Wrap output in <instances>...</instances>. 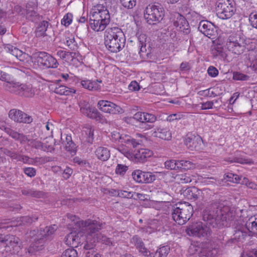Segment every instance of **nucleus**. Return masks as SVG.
Masks as SVG:
<instances>
[{
    "label": "nucleus",
    "instance_id": "7",
    "mask_svg": "<svg viewBox=\"0 0 257 257\" xmlns=\"http://www.w3.org/2000/svg\"><path fill=\"white\" fill-rule=\"evenodd\" d=\"M165 15V11L163 7L157 5H149L145 9L144 17L148 23L155 25L160 22Z\"/></svg>",
    "mask_w": 257,
    "mask_h": 257
},
{
    "label": "nucleus",
    "instance_id": "31",
    "mask_svg": "<svg viewBox=\"0 0 257 257\" xmlns=\"http://www.w3.org/2000/svg\"><path fill=\"white\" fill-rule=\"evenodd\" d=\"M5 49L7 52L10 53L20 61L24 60L25 54L17 48L11 45H7L5 46Z\"/></svg>",
    "mask_w": 257,
    "mask_h": 257
},
{
    "label": "nucleus",
    "instance_id": "36",
    "mask_svg": "<svg viewBox=\"0 0 257 257\" xmlns=\"http://www.w3.org/2000/svg\"><path fill=\"white\" fill-rule=\"evenodd\" d=\"M175 179L179 183L182 184L188 183L195 180L192 175L190 174H177L175 177Z\"/></svg>",
    "mask_w": 257,
    "mask_h": 257
},
{
    "label": "nucleus",
    "instance_id": "10",
    "mask_svg": "<svg viewBox=\"0 0 257 257\" xmlns=\"http://www.w3.org/2000/svg\"><path fill=\"white\" fill-rule=\"evenodd\" d=\"M226 46L228 51L236 55H240L245 49L244 40L236 35H230L227 37Z\"/></svg>",
    "mask_w": 257,
    "mask_h": 257
},
{
    "label": "nucleus",
    "instance_id": "28",
    "mask_svg": "<svg viewBox=\"0 0 257 257\" xmlns=\"http://www.w3.org/2000/svg\"><path fill=\"white\" fill-rule=\"evenodd\" d=\"M101 81H92L90 80H84L81 81V84L83 87L89 90L95 91L100 88L99 83Z\"/></svg>",
    "mask_w": 257,
    "mask_h": 257
},
{
    "label": "nucleus",
    "instance_id": "23",
    "mask_svg": "<svg viewBox=\"0 0 257 257\" xmlns=\"http://www.w3.org/2000/svg\"><path fill=\"white\" fill-rule=\"evenodd\" d=\"M153 154V152L151 150L147 149L142 148L135 150L133 153V156L137 161L144 162L148 158L151 157Z\"/></svg>",
    "mask_w": 257,
    "mask_h": 257
},
{
    "label": "nucleus",
    "instance_id": "2",
    "mask_svg": "<svg viewBox=\"0 0 257 257\" xmlns=\"http://www.w3.org/2000/svg\"><path fill=\"white\" fill-rule=\"evenodd\" d=\"M57 229V226L54 224L46 226L44 229L40 230H33L30 231L29 237L32 239V244L28 249L30 253L35 251L42 249L43 246L47 241L52 239L53 236Z\"/></svg>",
    "mask_w": 257,
    "mask_h": 257
},
{
    "label": "nucleus",
    "instance_id": "12",
    "mask_svg": "<svg viewBox=\"0 0 257 257\" xmlns=\"http://www.w3.org/2000/svg\"><path fill=\"white\" fill-rule=\"evenodd\" d=\"M211 231L210 228L201 221L193 223L186 229L189 235L199 237L207 236L210 234Z\"/></svg>",
    "mask_w": 257,
    "mask_h": 257
},
{
    "label": "nucleus",
    "instance_id": "54",
    "mask_svg": "<svg viewBox=\"0 0 257 257\" xmlns=\"http://www.w3.org/2000/svg\"><path fill=\"white\" fill-rule=\"evenodd\" d=\"M38 5L36 0L29 1L26 6V12H31L37 9Z\"/></svg>",
    "mask_w": 257,
    "mask_h": 257
},
{
    "label": "nucleus",
    "instance_id": "49",
    "mask_svg": "<svg viewBox=\"0 0 257 257\" xmlns=\"http://www.w3.org/2000/svg\"><path fill=\"white\" fill-rule=\"evenodd\" d=\"M66 44L67 46L72 50H75L77 49V44L73 37L66 38Z\"/></svg>",
    "mask_w": 257,
    "mask_h": 257
},
{
    "label": "nucleus",
    "instance_id": "1",
    "mask_svg": "<svg viewBox=\"0 0 257 257\" xmlns=\"http://www.w3.org/2000/svg\"><path fill=\"white\" fill-rule=\"evenodd\" d=\"M235 217L234 212L217 201L214 203L213 208L205 210L203 214V220L213 227L221 228L230 225L229 222L233 221Z\"/></svg>",
    "mask_w": 257,
    "mask_h": 257
},
{
    "label": "nucleus",
    "instance_id": "47",
    "mask_svg": "<svg viewBox=\"0 0 257 257\" xmlns=\"http://www.w3.org/2000/svg\"><path fill=\"white\" fill-rule=\"evenodd\" d=\"M119 3L127 9H132L136 5V0H119Z\"/></svg>",
    "mask_w": 257,
    "mask_h": 257
},
{
    "label": "nucleus",
    "instance_id": "17",
    "mask_svg": "<svg viewBox=\"0 0 257 257\" xmlns=\"http://www.w3.org/2000/svg\"><path fill=\"white\" fill-rule=\"evenodd\" d=\"M132 175L135 181L141 183H151L156 180V176L152 173L140 170H135Z\"/></svg>",
    "mask_w": 257,
    "mask_h": 257
},
{
    "label": "nucleus",
    "instance_id": "33",
    "mask_svg": "<svg viewBox=\"0 0 257 257\" xmlns=\"http://www.w3.org/2000/svg\"><path fill=\"white\" fill-rule=\"evenodd\" d=\"M211 53L214 57L223 59L226 57L225 50L220 44H217L214 46L211 50Z\"/></svg>",
    "mask_w": 257,
    "mask_h": 257
},
{
    "label": "nucleus",
    "instance_id": "18",
    "mask_svg": "<svg viewBox=\"0 0 257 257\" xmlns=\"http://www.w3.org/2000/svg\"><path fill=\"white\" fill-rule=\"evenodd\" d=\"M198 30L205 36L214 39L216 33L215 26L208 21H201L198 26Z\"/></svg>",
    "mask_w": 257,
    "mask_h": 257
},
{
    "label": "nucleus",
    "instance_id": "11",
    "mask_svg": "<svg viewBox=\"0 0 257 257\" xmlns=\"http://www.w3.org/2000/svg\"><path fill=\"white\" fill-rule=\"evenodd\" d=\"M35 58L38 65L44 68H56L59 65L57 60L54 57L45 52L35 53Z\"/></svg>",
    "mask_w": 257,
    "mask_h": 257
},
{
    "label": "nucleus",
    "instance_id": "20",
    "mask_svg": "<svg viewBox=\"0 0 257 257\" xmlns=\"http://www.w3.org/2000/svg\"><path fill=\"white\" fill-rule=\"evenodd\" d=\"M38 219V217L37 216H22L20 218H17L15 220H11L10 221L8 222V225H7V226H1V227L7 228V229H9V231H11L12 227L14 226L25 225L26 224H30L33 222L37 220Z\"/></svg>",
    "mask_w": 257,
    "mask_h": 257
},
{
    "label": "nucleus",
    "instance_id": "5",
    "mask_svg": "<svg viewBox=\"0 0 257 257\" xmlns=\"http://www.w3.org/2000/svg\"><path fill=\"white\" fill-rule=\"evenodd\" d=\"M193 213L192 206L187 202L177 203L172 207L171 210L173 219L179 225L185 224L192 216Z\"/></svg>",
    "mask_w": 257,
    "mask_h": 257
},
{
    "label": "nucleus",
    "instance_id": "64",
    "mask_svg": "<svg viewBox=\"0 0 257 257\" xmlns=\"http://www.w3.org/2000/svg\"><path fill=\"white\" fill-rule=\"evenodd\" d=\"M0 257H19L16 254L14 253L11 249L8 248L4 251H0Z\"/></svg>",
    "mask_w": 257,
    "mask_h": 257
},
{
    "label": "nucleus",
    "instance_id": "53",
    "mask_svg": "<svg viewBox=\"0 0 257 257\" xmlns=\"http://www.w3.org/2000/svg\"><path fill=\"white\" fill-rule=\"evenodd\" d=\"M77 251L73 248L66 249L62 254L61 257H77Z\"/></svg>",
    "mask_w": 257,
    "mask_h": 257
},
{
    "label": "nucleus",
    "instance_id": "59",
    "mask_svg": "<svg viewBox=\"0 0 257 257\" xmlns=\"http://www.w3.org/2000/svg\"><path fill=\"white\" fill-rule=\"evenodd\" d=\"M144 122H150L153 123L154 122L156 119V116L151 113L144 112Z\"/></svg>",
    "mask_w": 257,
    "mask_h": 257
},
{
    "label": "nucleus",
    "instance_id": "61",
    "mask_svg": "<svg viewBox=\"0 0 257 257\" xmlns=\"http://www.w3.org/2000/svg\"><path fill=\"white\" fill-rule=\"evenodd\" d=\"M72 53L66 52L63 50H59L57 52V55L62 59H68L71 57Z\"/></svg>",
    "mask_w": 257,
    "mask_h": 257
},
{
    "label": "nucleus",
    "instance_id": "3",
    "mask_svg": "<svg viewBox=\"0 0 257 257\" xmlns=\"http://www.w3.org/2000/svg\"><path fill=\"white\" fill-rule=\"evenodd\" d=\"M109 12L105 6L98 4L91 9L89 15V25L96 32L103 31L110 22Z\"/></svg>",
    "mask_w": 257,
    "mask_h": 257
},
{
    "label": "nucleus",
    "instance_id": "37",
    "mask_svg": "<svg viewBox=\"0 0 257 257\" xmlns=\"http://www.w3.org/2000/svg\"><path fill=\"white\" fill-rule=\"evenodd\" d=\"M21 192L24 195L36 198L42 197L44 195L43 192L35 190L33 189H23L21 190Z\"/></svg>",
    "mask_w": 257,
    "mask_h": 257
},
{
    "label": "nucleus",
    "instance_id": "35",
    "mask_svg": "<svg viewBox=\"0 0 257 257\" xmlns=\"http://www.w3.org/2000/svg\"><path fill=\"white\" fill-rule=\"evenodd\" d=\"M169 250V246H163L158 249L155 252L150 253L148 257H166Z\"/></svg>",
    "mask_w": 257,
    "mask_h": 257
},
{
    "label": "nucleus",
    "instance_id": "30",
    "mask_svg": "<svg viewBox=\"0 0 257 257\" xmlns=\"http://www.w3.org/2000/svg\"><path fill=\"white\" fill-rule=\"evenodd\" d=\"M132 242L135 244V246L140 252L145 256L148 255V253L149 251L145 246V244L141 238L138 236H135L132 238Z\"/></svg>",
    "mask_w": 257,
    "mask_h": 257
},
{
    "label": "nucleus",
    "instance_id": "57",
    "mask_svg": "<svg viewBox=\"0 0 257 257\" xmlns=\"http://www.w3.org/2000/svg\"><path fill=\"white\" fill-rule=\"evenodd\" d=\"M73 15L71 13L66 14L61 21L62 24L65 26H68L72 21Z\"/></svg>",
    "mask_w": 257,
    "mask_h": 257
},
{
    "label": "nucleus",
    "instance_id": "60",
    "mask_svg": "<svg viewBox=\"0 0 257 257\" xmlns=\"http://www.w3.org/2000/svg\"><path fill=\"white\" fill-rule=\"evenodd\" d=\"M117 195L121 197L132 198H134L135 199V197L134 196V193L132 192H128L125 190H118L117 191Z\"/></svg>",
    "mask_w": 257,
    "mask_h": 257
},
{
    "label": "nucleus",
    "instance_id": "34",
    "mask_svg": "<svg viewBox=\"0 0 257 257\" xmlns=\"http://www.w3.org/2000/svg\"><path fill=\"white\" fill-rule=\"evenodd\" d=\"M54 92L60 95H69L71 94L74 93L75 90L73 88H69L64 85H58L55 87Z\"/></svg>",
    "mask_w": 257,
    "mask_h": 257
},
{
    "label": "nucleus",
    "instance_id": "52",
    "mask_svg": "<svg viewBox=\"0 0 257 257\" xmlns=\"http://www.w3.org/2000/svg\"><path fill=\"white\" fill-rule=\"evenodd\" d=\"M86 130L85 131L86 135L87 136V142L89 143H92L93 140V136H94V128L88 126L86 127Z\"/></svg>",
    "mask_w": 257,
    "mask_h": 257
},
{
    "label": "nucleus",
    "instance_id": "14",
    "mask_svg": "<svg viewBox=\"0 0 257 257\" xmlns=\"http://www.w3.org/2000/svg\"><path fill=\"white\" fill-rule=\"evenodd\" d=\"M170 21L178 30L188 34L190 32L189 24L184 16L178 13H174L171 15Z\"/></svg>",
    "mask_w": 257,
    "mask_h": 257
},
{
    "label": "nucleus",
    "instance_id": "27",
    "mask_svg": "<svg viewBox=\"0 0 257 257\" xmlns=\"http://www.w3.org/2000/svg\"><path fill=\"white\" fill-rule=\"evenodd\" d=\"M97 158L102 161H107L110 156L109 150L105 147H99L94 152Z\"/></svg>",
    "mask_w": 257,
    "mask_h": 257
},
{
    "label": "nucleus",
    "instance_id": "21",
    "mask_svg": "<svg viewBox=\"0 0 257 257\" xmlns=\"http://www.w3.org/2000/svg\"><path fill=\"white\" fill-rule=\"evenodd\" d=\"M202 140L199 136H195L192 134H188L184 141V143L190 150L199 149Z\"/></svg>",
    "mask_w": 257,
    "mask_h": 257
},
{
    "label": "nucleus",
    "instance_id": "56",
    "mask_svg": "<svg viewBox=\"0 0 257 257\" xmlns=\"http://www.w3.org/2000/svg\"><path fill=\"white\" fill-rule=\"evenodd\" d=\"M249 22L250 25L257 29V12L251 13L249 16Z\"/></svg>",
    "mask_w": 257,
    "mask_h": 257
},
{
    "label": "nucleus",
    "instance_id": "25",
    "mask_svg": "<svg viewBox=\"0 0 257 257\" xmlns=\"http://www.w3.org/2000/svg\"><path fill=\"white\" fill-rule=\"evenodd\" d=\"M125 36L122 30L118 27L108 28L105 32L104 38L109 40L116 39L119 36Z\"/></svg>",
    "mask_w": 257,
    "mask_h": 257
},
{
    "label": "nucleus",
    "instance_id": "9",
    "mask_svg": "<svg viewBox=\"0 0 257 257\" xmlns=\"http://www.w3.org/2000/svg\"><path fill=\"white\" fill-rule=\"evenodd\" d=\"M216 11L217 17L220 19H229L236 11L235 3L233 0H218Z\"/></svg>",
    "mask_w": 257,
    "mask_h": 257
},
{
    "label": "nucleus",
    "instance_id": "45",
    "mask_svg": "<svg viewBox=\"0 0 257 257\" xmlns=\"http://www.w3.org/2000/svg\"><path fill=\"white\" fill-rule=\"evenodd\" d=\"M224 175V179L226 181L238 183L240 180V178L237 175L231 173H227Z\"/></svg>",
    "mask_w": 257,
    "mask_h": 257
},
{
    "label": "nucleus",
    "instance_id": "40",
    "mask_svg": "<svg viewBox=\"0 0 257 257\" xmlns=\"http://www.w3.org/2000/svg\"><path fill=\"white\" fill-rule=\"evenodd\" d=\"M48 25L49 23L47 21H43L41 22L36 29V35L38 37L44 36L48 27Z\"/></svg>",
    "mask_w": 257,
    "mask_h": 257
},
{
    "label": "nucleus",
    "instance_id": "41",
    "mask_svg": "<svg viewBox=\"0 0 257 257\" xmlns=\"http://www.w3.org/2000/svg\"><path fill=\"white\" fill-rule=\"evenodd\" d=\"M226 161L230 163H237L241 164H252L253 163V162L250 159H246L242 157H237L229 158Z\"/></svg>",
    "mask_w": 257,
    "mask_h": 257
},
{
    "label": "nucleus",
    "instance_id": "38",
    "mask_svg": "<svg viewBox=\"0 0 257 257\" xmlns=\"http://www.w3.org/2000/svg\"><path fill=\"white\" fill-rule=\"evenodd\" d=\"M179 170H189L195 168V164L189 160H178Z\"/></svg>",
    "mask_w": 257,
    "mask_h": 257
},
{
    "label": "nucleus",
    "instance_id": "24",
    "mask_svg": "<svg viewBox=\"0 0 257 257\" xmlns=\"http://www.w3.org/2000/svg\"><path fill=\"white\" fill-rule=\"evenodd\" d=\"M65 243L72 248L78 246L80 243V238L78 234L76 232H71L66 235L64 238Z\"/></svg>",
    "mask_w": 257,
    "mask_h": 257
},
{
    "label": "nucleus",
    "instance_id": "8",
    "mask_svg": "<svg viewBox=\"0 0 257 257\" xmlns=\"http://www.w3.org/2000/svg\"><path fill=\"white\" fill-rule=\"evenodd\" d=\"M5 89L14 94L26 97H31L34 95L35 91L32 85L19 84V83L6 82L4 84Z\"/></svg>",
    "mask_w": 257,
    "mask_h": 257
},
{
    "label": "nucleus",
    "instance_id": "58",
    "mask_svg": "<svg viewBox=\"0 0 257 257\" xmlns=\"http://www.w3.org/2000/svg\"><path fill=\"white\" fill-rule=\"evenodd\" d=\"M127 169V166L122 164H118L115 169V173L117 174L123 176L124 175Z\"/></svg>",
    "mask_w": 257,
    "mask_h": 257
},
{
    "label": "nucleus",
    "instance_id": "13",
    "mask_svg": "<svg viewBox=\"0 0 257 257\" xmlns=\"http://www.w3.org/2000/svg\"><path fill=\"white\" fill-rule=\"evenodd\" d=\"M0 244L5 246L7 249H11L12 252L19 257L21 256L20 253L21 242L19 237L12 235H7L4 239H0Z\"/></svg>",
    "mask_w": 257,
    "mask_h": 257
},
{
    "label": "nucleus",
    "instance_id": "6",
    "mask_svg": "<svg viewBox=\"0 0 257 257\" xmlns=\"http://www.w3.org/2000/svg\"><path fill=\"white\" fill-rule=\"evenodd\" d=\"M4 129L8 135L15 140L20 141L21 143L30 142L32 147L37 149H41L44 151L51 152L54 150L53 146L52 145H47L43 144L39 141L28 139L26 136L23 134L19 133L10 127H4Z\"/></svg>",
    "mask_w": 257,
    "mask_h": 257
},
{
    "label": "nucleus",
    "instance_id": "46",
    "mask_svg": "<svg viewBox=\"0 0 257 257\" xmlns=\"http://www.w3.org/2000/svg\"><path fill=\"white\" fill-rule=\"evenodd\" d=\"M65 149L72 156L75 155L76 153L77 150L76 145L73 142L65 143Z\"/></svg>",
    "mask_w": 257,
    "mask_h": 257
},
{
    "label": "nucleus",
    "instance_id": "51",
    "mask_svg": "<svg viewBox=\"0 0 257 257\" xmlns=\"http://www.w3.org/2000/svg\"><path fill=\"white\" fill-rule=\"evenodd\" d=\"M124 142L126 143L128 147H132L134 149L141 146L139 141H137L135 139L129 138L128 137H126V139L124 140Z\"/></svg>",
    "mask_w": 257,
    "mask_h": 257
},
{
    "label": "nucleus",
    "instance_id": "43",
    "mask_svg": "<svg viewBox=\"0 0 257 257\" xmlns=\"http://www.w3.org/2000/svg\"><path fill=\"white\" fill-rule=\"evenodd\" d=\"M245 227L249 232L248 235L252 236L253 234L257 232V218L255 221L251 222L250 223H246Z\"/></svg>",
    "mask_w": 257,
    "mask_h": 257
},
{
    "label": "nucleus",
    "instance_id": "42",
    "mask_svg": "<svg viewBox=\"0 0 257 257\" xmlns=\"http://www.w3.org/2000/svg\"><path fill=\"white\" fill-rule=\"evenodd\" d=\"M213 193L208 188H204L201 190V193H199V199L204 201H207L210 199Z\"/></svg>",
    "mask_w": 257,
    "mask_h": 257
},
{
    "label": "nucleus",
    "instance_id": "29",
    "mask_svg": "<svg viewBox=\"0 0 257 257\" xmlns=\"http://www.w3.org/2000/svg\"><path fill=\"white\" fill-rule=\"evenodd\" d=\"M155 136L165 140H169L172 138L171 132L168 128L157 127L154 132Z\"/></svg>",
    "mask_w": 257,
    "mask_h": 257
},
{
    "label": "nucleus",
    "instance_id": "15",
    "mask_svg": "<svg viewBox=\"0 0 257 257\" xmlns=\"http://www.w3.org/2000/svg\"><path fill=\"white\" fill-rule=\"evenodd\" d=\"M116 39L109 40L104 38V44L106 48L111 52H119L124 47L125 43V36H119Z\"/></svg>",
    "mask_w": 257,
    "mask_h": 257
},
{
    "label": "nucleus",
    "instance_id": "32",
    "mask_svg": "<svg viewBox=\"0 0 257 257\" xmlns=\"http://www.w3.org/2000/svg\"><path fill=\"white\" fill-rule=\"evenodd\" d=\"M199 254L200 257H215L217 254V250L212 247L203 246Z\"/></svg>",
    "mask_w": 257,
    "mask_h": 257
},
{
    "label": "nucleus",
    "instance_id": "26",
    "mask_svg": "<svg viewBox=\"0 0 257 257\" xmlns=\"http://www.w3.org/2000/svg\"><path fill=\"white\" fill-rule=\"evenodd\" d=\"M199 193H201V190L195 187L187 188L183 192L185 197L194 201L199 199Z\"/></svg>",
    "mask_w": 257,
    "mask_h": 257
},
{
    "label": "nucleus",
    "instance_id": "19",
    "mask_svg": "<svg viewBox=\"0 0 257 257\" xmlns=\"http://www.w3.org/2000/svg\"><path fill=\"white\" fill-rule=\"evenodd\" d=\"M9 116L11 119L17 122L31 123L32 117L24 112L15 109H11L9 111Z\"/></svg>",
    "mask_w": 257,
    "mask_h": 257
},
{
    "label": "nucleus",
    "instance_id": "55",
    "mask_svg": "<svg viewBox=\"0 0 257 257\" xmlns=\"http://www.w3.org/2000/svg\"><path fill=\"white\" fill-rule=\"evenodd\" d=\"M67 217L70 220H71L72 221H73L74 223L76 224V225L78 227H85L86 228V226H84V224H82V222L84 223L86 221H83L78 220L79 219L77 218L75 215H73L72 214H67Z\"/></svg>",
    "mask_w": 257,
    "mask_h": 257
},
{
    "label": "nucleus",
    "instance_id": "62",
    "mask_svg": "<svg viewBox=\"0 0 257 257\" xmlns=\"http://www.w3.org/2000/svg\"><path fill=\"white\" fill-rule=\"evenodd\" d=\"M24 173L31 178L34 177L36 174V170L32 167H27L23 169Z\"/></svg>",
    "mask_w": 257,
    "mask_h": 257
},
{
    "label": "nucleus",
    "instance_id": "39",
    "mask_svg": "<svg viewBox=\"0 0 257 257\" xmlns=\"http://www.w3.org/2000/svg\"><path fill=\"white\" fill-rule=\"evenodd\" d=\"M26 17L28 20L34 23H38L42 19V17L35 10L26 12Z\"/></svg>",
    "mask_w": 257,
    "mask_h": 257
},
{
    "label": "nucleus",
    "instance_id": "4",
    "mask_svg": "<svg viewBox=\"0 0 257 257\" xmlns=\"http://www.w3.org/2000/svg\"><path fill=\"white\" fill-rule=\"evenodd\" d=\"M82 224L86 226V231L88 232V240L93 236V242H100L109 246H113L111 239L99 232L102 228V224L96 220L88 219Z\"/></svg>",
    "mask_w": 257,
    "mask_h": 257
},
{
    "label": "nucleus",
    "instance_id": "16",
    "mask_svg": "<svg viewBox=\"0 0 257 257\" xmlns=\"http://www.w3.org/2000/svg\"><path fill=\"white\" fill-rule=\"evenodd\" d=\"M98 107L102 111L111 114H121L123 109L119 106L107 100H101L98 101Z\"/></svg>",
    "mask_w": 257,
    "mask_h": 257
},
{
    "label": "nucleus",
    "instance_id": "44",
    "mask_svg": "<svg viewBox=\"0 0 257 257\" xmlns=\"http://www.w3.org/2000/svg\"><path fill=\"white\" fill-rule=\"evenodd\" d=\"M165 168L167 169L178 170V160H170L165 163Z\"/></svg>",
    "mask_w": 257,
    "mask_h": 257
},
{
    "label": "nucleus",
    "instance_id": "48",
    "mask_svg": "<svg viewBox=\"0 0 257 257\" xmlns=\"http://www.w3.org/2000/svg\"><path fill=\"white\" fill-rule=\"evenodd\" d=\"M249 55V59L252 61L251 67L255 72H257V51H251Z\"/></svg>",
    "mask_w": 257,
    "mask_h": 257
},
{
    "label": "nucleus",
    "instance_id": "50",
    "mask_svg": "<svg viewBox=\"0 0 257 257\" xmlns=\"http://www.w3.org/2000/svg\"><path fill=\"white\" fill-rule=\"evenodd\" d=\"M249 77L239 72H234L233 73V79L235 80L245 81L248 80Z\"/></svg>",
    "mask_w": 257,
    "mask_h": 257
},
{
    "label": "nucleus",
    "instance_id": "63",
    "mask_svg": "<svg viewBox=\"0 0 257 257\" xmlns=\"http://www.w3.org/2000/svg\"><path fill=\"white\" fill-rule=\"evenodd\" d=\"M198 94L204 97H215L217 94H215L213 91H210V89H207L204 90L199 91Z\"/></svg>",
    "mask_w": 257,
    "mask_h": 257
},
{
    "label": "nucleus",
    "instance_id": "22",
    "mask_svg": "<svg viewBox=\"0 0 257 257\" xmlns=\"http://www.w3.org/2000/svg\"><path fill=\"white\" fill-rule=\"evenodd\" d=\"M80 111L88 117L96 121H102L103 119V115L95 108L83 107L80 108Z\"/></svg>",
    "mask_w": 257,
    "mask_h": 257
}]
</instances>
